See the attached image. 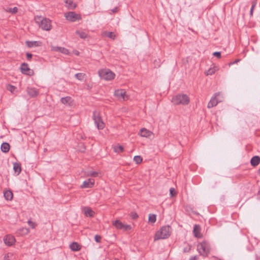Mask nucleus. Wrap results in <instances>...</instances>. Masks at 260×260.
Here are the masks:
<instances>
[{
    "label": "nucleus",
    "mask_w": 260,
    "mask_h": 260,
    "mask_svg": "<svg viewBox=\"0 0 260 260\" xmlns=\"http://www.w3.org/2000/svg\"><path fill=\"white\" fill-rule=\"evenodd\" d=\"M171 233L172 228L171 226L169 225L163 226L156 233L154 240L167 239L171 236Z\"/></svg>",
    "instance_id": "obj_1"
},
{
    "label": "nucleus",
    "mask_w": 260,
    "mask_h": 260,
    "mask_svg": "<svg viewBox=\"0 0 260 260\" xmlns=\"http://www.w3.org/2000/svg\"><path fill=\"white\" fill-rule=\"evenodd\" d=\"M35 21L43 30L48 31L52 28L51 20L48 18L43 17L41 16H37L35 17Z\"/></svg>",
    "instance_id": "obj_2"
},
{
    "label": "nucleus",
    "mask_w": 260,
    "mask_h": 260,
    "mask_svg": "<svg viewBox=\"0 0 260 260\" xmlns=\"http://www.w3.org/2000/svg\"><path fill=\"white\" fill-rule=\"evenodd\" d=\"M190 99L185 94H178L172 98V102L174 104L187 105L189 104Z\"/></svg>",
    "instance_id": "obj_3"
},
{
    "label": "nucleus",
    "mask_w": 260,
    "mask_h": 260,
    "mask_svg": "<svg viewBox=\"0 0 260 260\" xmlns=\"http://www.w3.org/2000/svg\"><path fill=\"white\" fill-rule=\"evenodd\" d=\"M197 249L200 254L204 256H207L210 252V246L209 243L204 241L198 244Z\"/></svg>",
    "instance_id": "obj_4"
},
{
    "label": "nucleus",
    "mask_w": 260,
    "mask_h": 260,
    "mask_svg": "<svg viewBox=\"0 0 260 260\" xmlns=\"http://www.w3.org/2000/svg\"><path fill=\"white\" fill-rule=\"evenodd\" d=\"M100 77L105 80H113L115 76V74L108 69L101 70L99 71Z\"/></svg>",
    "instance_id": "obj_5"
},
{
    "label": "nucleus",
    "mask_w": 260,
    "mask_h": 260,
    "mask_svg": "<svg viewBox=\"0 0 260 260\" xmlns=\"http://www.w3.org/2000/svg\"><path fill=\"white\" fill-rule=\"evenodd\" d=\"M93 120H94V122L96 125V127L99 129H103L104 128L105 123L103 122L100 113L96 111H94L93 112Z\"/></svg>",
    "instance_id": "obj_6"
},
{
    "label": "nucleus",
    "mask_w": 260,
    "mask_h": 260,
    "mask_svg": "<svg viewBox=\"0 0 260 260\" xmlns=\"http://www.w3.org/2000/svg\"><path fill=\"white\" fill-rule=\"evenodd\" d=\"M64 16L66 18L71 22H75L81 19L80 15L74 12H67L64 14Z\"/></svg>",
    "instance_id": "obj_7"
},
{
    "label": "nucleus",
    "mask_w": 260,
    "mask_h": 260,
    "mask_svg": "<svg viewBox=\"0 0 260 260\" xmlns=\"http://www.w3.org/2000/svg\"><path fill=\"white\" fill-rule=\"evenodd\" d=\"M21 72L23 74L28 76H32L34 75V71L31 70L27 63L23 62L21 64L20 67Z\"/></svg>",
    "instance_id": "obj_8"
},
{
    "label": "nucleus",
    "mask_w": 260,
    "mask_h": 260,
    "mask_svg": "<svg viewBox=\"0 0 260 260\" xmlns=\"http://www.w3.org/2000/svg\"><path fill=\"white\" fill-rule=\"evenodd\" d=\"M114 95L117 98L122 99L123 101H126L128 99V96L126 95L125 90L123 89H118L115 90L114 91Z\"/></svg>",
    "instance_id": "obj_9"
},
{
    "label": "nucleus",
    "mask_w": 260,
    "mask_h": 260,
    "mask_svg": "<svg viewBox=\"0 0 260 260\" xmlns=\"http://www.w3.org/2000/svg\"><path fill=\"white\" fill-rule=\"evenodd\" d=\"M220 95L219 92H216L214 94V96L212 97L208 104V108H211L216 106L219 102L217 97Z\"/></svg>",
    "instance_id": "obj_10"
},
{
    "label": "nucleus",
    "mask_w": 260,
    "mask_h": 260,
    "mask_svg": "<svg viewBox=\"0 0 260 260\" xmlns=\"http://www.w3.org/2000/svg\"><path fill=\"white\" fill-rule=\"evenodd\" d=\"M5 244L9 246H12L15 242V239L14 236L8 235L4 238Z\"/></svg>",
    "instance_id": "obj_11"
},
{
    "label": "nucleus",
    "mask_w": 260,
    "mask_h": 260,
    "mask_svg": "<svg viewBox=\"0 0 260 260\" xmlns=\"http://www.w3.org/2000/svg\"><path fill=\"white\" fill-rule=\"evenodd\" d=\"M94 183V181L93 179H88L85 180L83 184L81 185V188H91Z\"/></svg>",
    "instance_id": "obj_12"
},
{
    "label": "nucleus",
    "mask_w": 260,
    "mask_h": 260,
    "mask_svg": "<svg viewBox=\"0 0 260 260\" xmlns=\"http://www.w3.org/2000/svg\"><path fill=\"white\" fill-rule=\"evenodd\" d=\"M27 94L31 98L36 97L39 94L38 90L34 87H28L27 88Z\"/></svg>",
    "instance_id": "obj_13"
},
{
    "label": "nucleus",
    "mask_w": 260,
    "mask_h": 260,
    "mask_svg": "<svg viewBox=\"0 0 260 260\" xmlns=\"http://www.w3.org/2000/svg\"><path fill=\"white\" fill-rule=\"evenodd\" d=\"M52 50L57 52H61L63 54L68 55L69 54V51L68 49L62 47H58V46H54L52 47Z\"/></svg>",
    "instance_id": "obj_14"
},
{
    "label": "nucleus",
    "mask_w": 260,
    "mask_h": 260,
    "mask_svg": "<svg viewBox=\"0 0 260 260\" xmlns=\"http://www.w3.org/2000/svg\"><path fill=\"white\" fill-rule=\"evenodd\" d=\"M201 227L199 224H195L193 227V233L194 236L197 238H201L202 235L201 234Z\"/></svg>",
    "instance_id": "obj_15"
},
{
    "label": "nucleus",
    "mask_w": 260,
    "mask_h": 260,
    "mask_svg": "<svg viewBox=\"0 0 260 260\" xmlns=\"http://www.w3.org/2000/svg\"><path fill=\"white\" fill-rule=\"evenodd\" d=\"M26 45L29 47L31 48L34 46L35 47H39L42 45V42L40 41H27L25 42Z\"/></svg>",
    "instance_id": "obj_16"
},
{
    "label": "nucleus",
    "mask_w": 260,
    "mask_h": 260,
    "mask_svg": "<svg viewBox=\"0 0 260 260\" xmlns=\"http://www.w3.org/2000/svg\"><path fill=\"white\" fill-rule=\"evenodd\" d=\"M60 102L64 105L71 106L73 100L71 96H67L66 97L61 98Z\"/></svg>",
    "instance_id": "obj_17"
},
{
    "label": "nucleus",
    "mask_w": 260,
    "mask_h": 260,
    "mask_svg": "<svg viewBox=\"0 0 260 260\" xmlns=\"http://www.w3.org/2000/svg\"><path fill=\"white\" fill-rule=\"evenodd\" d=\"M152 133L151 131L147 130L145 128H141L139 133L140 136H141V137L146 138L150 137L152 135Z\"/></svg>",
    "instance_id": "obj_18"
},
{
    "label": "nucleus",
    "mask_w": 260,
    "mask_h": 260,
    "mask_svg": "<svg viewBox=\"0 0 260 260\" xmlns=\"http://www.w3.org/2000/svg\"><path fill=\"white\" fill-rule=\"evenodd\" d=\"M70 248L73 251H78L81 248V246L77 242H73L70 245Z\"/></svg>",
    "instance_id": "obj_19"
},
{
    "label": "nucleus",
    "mask_w": 260,
    "mask_h": 260,
    "mask_svg": "<svg viewBox=\"0 0 260 260\" xmlns=\"http://www.w3.org/2000/svg\"><path fill=\"white\" fill-rule=\"evenodd\" d=\"M260 162V157L256 155L253 156L250 160L251 165L253 167L257 166Z\"/></svg>",
    "instance_id": "obj_20"
},
{
    "label": "nucleus",
    "mask_w": 260,
    "mask_h": 260,
    "mask_svg": "<svg viewBox=\"0 0 260 260\" xmlns=\"http://www.w3.org/2000/svg\"><path fill=\"white\" fill-rule=\"evenodd\" d=\"M5 199L7 201H11L13 198V193L10 190H7L4 192Z\"/></svg>",
    "instance_id": "obj_21"
},
{
    "label": "nucleus",
    "mask_w": 260,
    "mask_h": 260,
    "mask_svg": "<svg viewBox=\"0 0 260 260\" xmlns=\"http://www.w3.org/2000/svg\"><path fill=\"white\" fill-rule=\"evenodd\" d=\"M94 212L90 207L84 208V214L87 217H92L94 216Z\"/></svg>",
    "instance_id": "obj_22"
},
{
    "label": "nucleus",
    "mask_w": 260,
    "mask_h": 260,
    "mask_svg": "<svg viewBox=\"0 0 260 260\" xmlns=\"http://www.w3.org/2000/svg\"><path fill=\"white\" fill-rule=\"evenodd\" d=\"M10 148V144L7 142H4L1 145V150L4 153H7L9 151Z\"/></svg>",
    "instance_id": "obj_23"
},
{
    "label": "nucleus",
    "mask_w": 260,
    "mask_h": 260,
    "mask_svg": "<svg viewBox=\"0 0 260 260\" xmlns=\"http://www.w3.org/2000/svg\"><path fill=\"white\" fill-rule=\"evenodd\" d=\"M13 170L15 173L19 175L21 172V164L19 162H15L13 164Z\"/></svg>",
    "instance_id": "obj_24"
},
{
    "label": "nucleus",
    "mask_w": 260,
    "mask_h": 260,
    "mask_svg": "<svg viewBox=\"0 0 260 260\" xmlns=\"http://www.w3.org/2000/svg\"><path fill=\"white\" fill-rule=\"evenodd\" d=\"M113 225L118 230H122L123 227V223H122L119 220H116L113 221Z\"/></svg>",
    "instance_id": "obj_25"
},
{
    "label": "nucleus",
    "mask_w": 260,
    "mask_h": 260,
    "mask_svg": "<svg viewBox=\"0 0 260 260\" xmlns=\"http://www.w3.org/2000/svg\"><path fill=\"white\" fill-rule=\"evenodd\" d=\"M64 3L68 5L67 7L69 9H74L76 7V5L71 0H64Z\"/></svg>",
    "instance_id": "obj_26"
},
{
    "label": "nucleus",
    "mask_w": 260,
    "mask_h": 260,
    "mask_svg": "<svg viewBox=\"0 0 260 260\" xmlns=\"http://www.w3.org/2000/svg\"><path fill=\"white\" fill-rule=\"evenodd\" d=\"M257 4V0H252L251 1V7L250 10V17H252L253 15V13L254 9L256 6Z\"/></svg>",
    "instance_id": "obj_27"
},
{
    "label": "nucleus",
    "mask_w": 260,
    "mask_h": 260,
    "mask_svg": "<svg viewBox=\"0 0 260 260\" xmlns=\"http://www.w3.org/2000/svg\"><path fill=\"white\" fill-rule=\"evenodd\" d=\"M114 151L117 153H121L124 151V148L121 145H116L114 147Z\"/></svg>",
    "instance_id": "obj_28"
},
{
    "label": "nucleus",
    "mask_w": 260,
    "mask_h": 260,
    "mask_svg": "<svg viewBox=\"0 0 260 260\" xmlns=\"http://www.w3.org/2000/svg\"><path fill=\"white\" fill-rule=\"evenodd\" d=\"M76 34H77L80 38L81 39H85L87 38L88 35L84 31H81L80 30H77L76 31Z\"/></svg>",
    "instance_id": "obj_29"
},
{
    "label": "nucleus",
    "mask_w": 260,
    "mask_h": 260,
    "mask_svg": "<svg viewBox=\"0 0 260 260\" xmlns=\"http://www.w3.org/2000/svg\"><path fill=\"white\" fill-rule=\"evenodd\" d=\"M18 8L17 7H15L13 8H7V9H5V11L7 12H8V13H11V14H16V13H17L18 12Z\"/></svg>",
    "instance_id": "obj_30"
},
{
    "label": "nucleus",
    "mask_w": 260,
    "mask_h": 260,
    "mask_svg": "<svg viewBox=\"0 0 260 260\" xmlns=\"http://www.w3.org/2000/svg\"><path fill=\"white\" fill-rule=\"evenodd\" d=\"M104 34H105V36H106L109 38H111L113 40H114L115 39L116 36L113 32L105 31L104 32Z\"/></svg>",
    "instance_id": "obj_31"
},
{
    "label": "nucleus",
    "mask_w": 260,
    "mask_h": 260,
    "mask_svg": "<svg viewBox=\"0 0 260 260\" xmlns=\"http://www.w3.org/2000/svg\"><path fill=\"white\" fill-rule=\"evenodd\" d=\"M85 76V74L82 73H78L75 74V77L79 80H83Z\"/></svg>",
    "instance_id": "obj_32"
},
{
    "label": "nucleus",
    "mask_w": 260,
    "mask_h": 260,
    "mask_svg": "<svg viewBox=\"0 0 260 260\" xmlns=\"http://www.w3.org/2000/svg\"><path fill=\"white\" fill-rule=\"evenodd\" d=\"M156 215H155V214H149V215L148 221L149 222L153 223L156 221Z\"/></svg>",
    "instance_id": "obj_33"
},
{
    "label": "nucleus",
    "mask_w": 260,
    "mask_h": 260,
    "mask_svg": "<svg viewBox=\"0 0 260 260\" xmlns=\"http://www.w3.org/2000/svg\"><path fill=\"white\" fill-rule=\"evenodd\" d=\"M142 157L140 155H136L134 157V160L137 164H141L142 161Z\"/></svg>",
    "instance_id": "obj_34"
},
{
    "label": "nucleus",
    "mask_w": 260,
    "mask_h": 260,
    "mask_svg": "<svg viewBox=\"0 0 260 260\" xmlns=\"http://www.w3.org/2000/svg\"><path fill=\"white\" fill-rule=\"evenodd\" d=\"M19 231L20 232L19 234L21 233V234L22 235H26L29 232V230L27 228H23L22 229H20Z\"/></svg>",
    "instance_id": "obj_35"
},
{
    "label": "nucleus",
    "mask_w": 260,
    "mask_h": 260,
    "mask_svg": "<svg viewBox=\"0 0 260 260\" xmlns=\"http://www.w3.org/2000/svg\"><path fill=\"white\" fill-rule=\"evenodd\" d=\"M130 217L133 219H136L139 217L138 214L135 212H132L130 213Z\"/></svg>",
    "instance_id": "obj_36"
},
{
    "label": "nucleus",
    "mask_w": 260,
    "mask_h": 260,
    "mask_svg": "<svg viewBox=\"0 0 260 260\" xmlns=\"http://www.w3.org/2000/svg\"><path fill=\"white\" fill-rule=\"evenodd\" d=\"M131 229L132 226L131 225L123 224V227H122V230H123V231H130Z\"/></svg>",
    "instance_id": "obj_37"
},
{
    "label": "nucleus",
    "mask_w": 260,
    "mask_h": 260,
    "mask_svg": "<svg viewBox=\"0 0 260 260\" xmlns=\"http://www.w3.org/2000/svg\"><path fill=\"white\" fill-rule=\"evenodd\" d=\"M176 194V192L175 191V189L173 188V187H171L170 189V195L171 197H173L174 196H175Z\"/></svg>",
    "instance_id": "obj_38"
},
{
    "label": "nucleus",
    "mask_w": 260,
    "mask_h": 260,
    "mask_svg": "<svg viewBox=\"0 0 260 260\" xmlns=\"http://www.w3.org/2000/svg\"><path fill=\"white\" fill-rule=\"evenodd\" d=\"M27 223L28 224H29V225L32 228V229H35V227L36 226L37 224L35 222H32V221H31L30 220H28V221H27Z\"/></svg>",
    "instance_id": "obj_39"
},
{
    "label": "nucleus",
    "mask_w": 260,
    "mask_h": 260,
    "mask_svg": "<svg viewBox=\"0 0 260 260\" xmlns=\"http://www.w3.org/2000/svg\"><path fill=\"white\" fill-rule=\"evenodd\" d=\"M101 239H102V237L99 235H96L94 236V240L97 243H100L101 242Z\"/></svg>",
    "instance_id": "obj_40"
},
{
    "label": "nucleus",
    "mask_w": 260,
    "mask_h": 260,
    "mask_svg": "<svg viewBox=\"0 0 260 260\" xmlns=\"http://www.w3.org/2000/svg\"><path fill=\"white\" fill-rule=\"evenodd\" d=\"M7 89L9 91H11V92H13L14 91V90L15 89V87L12 85H9L7 87Z\"/></svg>",
    "instance_id": "obj_41"
},
{
    "label": "nucleus",
    "mask_w": 260,
    "mask_h": 260,
    "mask_svg": "<svg viewBox=\"0 0 260 260\" xmlns=\"http://www.w3.org/2000/svg\"><path fill=\"white\" fill-rule=\"evenodd\" d=\"M213 55L214 56H215V57H217L218 58H221V52H218V51H216V52H213Z\"/></svg>",
    "instance_id": "obj_42"
},
{
    "label": "nucleus",
    "mask_w": 260,
    "mask_h": 260,
    "mask_svg": "<svg viewBox=\"0 0 260 260\" xmlns=\"http://www.w3.org/2000/svg\"><path fill=\"white\" fill-rule=\"evenodd\" d=\"M191 246L190 245H188V246L184 247L183 249L184 252H189L191 250Z\"/></svg>",
    "instance_id": "obj_43"
},
{
    "label": "nucleus",
    "mask_w": 260,
    "mask_h": 260,
    "mask_svg": "<svg viewBox=\"0 0 260 260\" xmlns=\"http://www.w3.org/2000/svg\"><path fill=\"white\" fill-rule=\"evenodd\" d=\"M215 73V71L213 70L212 69H209L207 71V75H211Z\"/></svg>",
    "instance_id": "obj_44"
},
{
    "label": "nucleus",
    "mask_w": 260,
    "mask_h": 260,
    "mask_svg": "<svg viewBox=\"0 0 260 260\" xmlns=\"http://www.w3.org/2000/svg\"><path fill=\"white\" fill-rule=\"evenodd\" d=\"M26 56L27 59L28 60H30L32 58V55L30 53L27 52L26 53Z\"/></svg>",
    "instance_id": "obj_45"
},
{
    "label": "nucleus",
    "mask_w": 260,
    "mask_h": 260,
    "mask_svg": "<svg viewBox=\"0 0 260 260\" xmlns=\"http://www.w3.org/2000/svg\"><path fill=\"white\" fill-rule=\"evenodd\" d=\"M240 59H237L235 61L230 62L229 63V66H231L234 64L238 63V62L240 61Z\"/></svg>",
    "instance_id": "obj_46"
},
{
    "label": "nucleus",
    "mask_w": 260,
    "mask_h": 260,
    "mask_svg": "<svg viewBox=\"0 0 260 260\" xmlns=\"http://www.w3.org/2000/svg\"><path fill=\"white\" fill-rule=\"evenodd\" d=\"M98 173L95 171H93L90 173V175L93 177H95L98 176Z\"/></svg>",
    "instance_id": "obj_47"
},
{
    "label": "nucleus",
    "mask_w": 260,
    "mask_h": 260,
    "mask_svg": "<svg viewBox=\"0 0 260 260\" xmlns=\"http://www.w3.org/2000/svg\"><path fill=\"white\" fill-rule=\"evenodd\" d=\"M119 10V8L116 7H115L114 9H113L112 10H111L112 12L114 13H116L118 12Z\"/></svg>",
    "instance_id": "obj_48"
},
{
    "label": "nucleus",
    "mask_w": 260,
    "mask_h": 260,
    "mask_svg": "<svg viewBox=\"0 0 260 260\" xmlns=\"http://www.w3.org/2000/svg\"><path fill=\"white\" fill-rule=\"evenodd\" d=\"M198 259V255H194L190 257V260H197Z\"/></svg>",
    "instance_id": "obj_49"
},
{
    "label": "nucleus",
    "mask_w": 260,
    "mask_h": 260,
    "mask_svg": "<svg viewBox=\"0 0 260 260\" xmlns=\"http://www.w3.org/2000/svg\"><path fill=\"white\" fill-rule=\"evenodd\" d=\"M9 254H10V253H8V254H7V256L5 255V257H4V258H5V259H7V258H8V257H9Z\"/></svg>",
    "instance_id": "obj_50"
},
{
    "label": "nucleus",
    "mask_w": 260,
    "mask_h": 260,
    "mask_svg": "<svg viewBox=\"0 0 260 260\" xmlns=\"http://www.w3.org/2000/svg\"><path fill=\"white\" fill-rule=\"evenodd\" d=\"M257 196H260V191H258V192H257ZM259 199H260V197L259 198Z\"/></svg>",
    "instance_id": "obj_51"
},
{
    "label": "nucleus",
    "mask_w": 260,
    "mask_h": 260,
    "mask_svg": "<svg viewBox=\"0 0 260 260\" xmlns=\"http://www.w3.org/2000/svg\"><path fill=\"white\" fill-rule=\"evenodd\" d=\"M258 174L260 175V168L258 170Z\"/></svg>",
    "instance_id": "obj_52"
},
{
    "label": "nucleus",
    "mask_w": 260,
    "mask_h": 260,
    "mask_svg": "<svg viewBox=\"0 0 260 260\" xmlns=\"http://www.w3.org/2000/svg\"><path fill=\"white\" fill-rule=\"evenodd\" d=\"M257 260H260V257L259 258H257Z\"/></svg>",
    "instance_id": "obj_53"
}]
</instances>
